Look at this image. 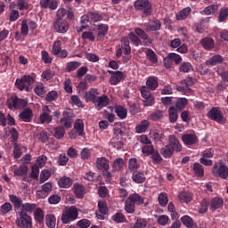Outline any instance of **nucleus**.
Masks as SVG:
<instances>
[{
	"label": "nucleus",
	"instance_id": "nucleus-3",
	"mask_svg": "<svg viewBox=\"0 0 228 228\" xmlns=\"http://www.w3.org/2000/svg\"><path fill=\"white\" fill-rule=\"evenodd\" d=\"M35 83V78L31 75H25L22 78H17L15 81V86L20 92H31V85Z\"/></svg>",
	"mask_w": 228,
	"mask_h": 228
},
{
	"label": "nucleus",
	"instance_id": "nucleus-30",
	"mask_svg": "<svg viewBox=\"0 0 228 228\" xmlns=\"http://www.w3.org/2000/svg\"><path fill=\"white\" fill-rule=\"evenodd\" d=\"M178 199L182 203L190 204L193 199V196H191V192L182 191L179 193Z\"/></svg>",
	"mask_w": 228,
	"mask_h": 228
},
{
	"label": "nucleus",
	"instance_id": "nucleus-4",
	"mask_svg": "<svg viewBox=\"0 0 228 228\" xmlns=\"http://www.w3.org/2000/svg\"><path fill=\"white\" fill-rule=\"evenodd\" d=\"M77 216H79V212L77 211V208L71 206L69 208H66L61 213V222L62 224H70V222H74L77 220Z\"/></svg>",
	"mask_w": 228,
	"mask_h": 228
},
{
	"label": "nucleus",
	"instance_id": "nucleus-64",
	"mask_svg": "<svg viewBox=\"0 0 228 228\" xmlns=\"http://www.w3.org/2000/svg\"><path fill=\"white\" fill-rule=\"evenodd\" d=\"M161 118H163V110H158L150 115L151 120L156 121V120H161Z\"/></svg>",
	"mask_w": 228,
	"mask_h": 228
},
{
	"label": "nucleus",
	"instance_id": "nucleus-62",
	"mask_svg": "<svg viewBox=\"0 0 228 228\" xmlns=\"http://www.w3.org/2000/svg\"><path fill=\"white\" fill-rule=\"evenodd\" d=\"M89 19L91 22H100V20H102V15L99 12H89Z\"/></svg>",
	"mask_w": 228,
	"mask_h": 228
},
{
	"label": "nucleus",
	"instance_id": "nucleus-33",
	"mask_svg": "<svg viewBox=\"0 0 228 228\" xmlns=\"http://www.w3.org/2000/svg\"><path fill=\"white\" fill-rule=\"evenodd\" d=\"M120 47L123 49L124 54H131V45H129V37H123L121 38Z\"/></svg>",
	"mask_w": 228,
	"mask_h": 228
},
{
	"label": "nucleus",
	"instance_id": "nucleus-15",
	"mask_svg": "<svg viewBox=\"0 0 228 228\" xmlns=\"http://www.w3.org/2000/svg\"><path fill=\"white\" fill-rule=\"evenodd\" d=\"M167 145L173 150L175 152H181L183 151V145L179 142V139L175 134L169 135Z\"/></svg>",
	"mask_w": 228,
	"mask_h": 228
},
{
	"label": "nucleus",
	"instance_id": "nucleus-9",
	"mask_svg": "<svg viewBox=\"0 0 228 228\" xmlns=\"http://www.w3.org/2000/svg\"><path fill=\"white\" fill-rule=\"evenodd\" d=\"M212 174L215 177H221V179H227L228 167L222 162H216L212 167Z\"/></svg>",
	"mask_w": 228,
	"mask_h": 228
},
{
	"label": "nucleus",
	"instance_id": "nucleus-16",
	"mask_svg": "<svg viewBox=\"0 0 228 228\" xmlns=\"http://www.w3.org/2000/svg\"><path fill=\"white\" fill-rule=\"evenodd\" d=\"M53 191V183H45L42 185V190L37 191V199H45Z\"/></svg>",
	"mask_w": 228,
	"mask_h": 228
},
{
	"label": "nucleus",
	"instance_id": "nucleus-50",
	"mask_svg": "<svg viewBox=\"0 0 228 228\" xmlns=\"http://www.w3.org/2000/svg\"><path fill=\"white\" fill-rule=\"evenodd\" d=\"M113 222H116V224H124L127 222V219H126V216L124 214L118 212L115 215L112 216Z\"/></svg>",
	"mask_w": 228,
	"mask_h": 228
},
{
	"label": "nucleus",
	"instance_id": "nucleus-29",
	"mask_svg": "<svg viewBox=\"0 0 228 228\" xmlns=\"http://www.w3.org/2000/svg\"><path fill=\"white\" fill-rule=\"evenodd\" d=\"M146 177L145 175L140 171H134L132 174V180L136 184H142L145 181Z\"/></svg>",
	"mask_w": 228,
	"mask_h": 228
},
{
	"label": "nucleus",
	"instance_id": "nucleus-21",
	"mask_svg": "<svg viewBox=\"0 0 228 228\" xmlns=\"http://www.w3.org/2000/svg\"><path fill=\"white\" fill-rule=\"evenodd\" d=\"M61 126L66 127V129L72 127V117H70V112H69V110L63 111L62 118H61Z\"/></svg>",
	"mask_w": 228,
	"mask_h": 228
},
{
	"label": "nucleus",
	"instance_id": "nucleus-48",
	"mask_svg": "<svg viewBox=\"0 0 228 228\" xmlns=\"http://www.w3.org/2000/svg\"><path fill=\"white\" fill-rule=\"evenodd\" d=\"M53 77H54V71L51 69H46L41 74V80L44 82L51 81Z\"/></svg>",
	"mask_w": 228,
	"mask_h": 228
},
{
	"label": "nucleus",
	"instance_id": "nucleus-18",
	"mask_svg": "<svg viewBox=\"0 0 228 228\" xmlns=\"http://www.w3.org/2000/svg\"><path fill=\"white\" fill-rule=\"evenodd\" d=\"M96 168L102 172H108L110 170V160L104 157L96 159Z\"/></svg>",
	"mask_w": 228,
	"mask_h": 228
},
{
	"label": "nucleus",
	"instance_id": "nucleus-5",
	"mask_svg": "<svg viewBox=\"0 0 228 228\" xmlns=\"http://www.w3.org/2000/svg\"><path fill=\"white\" fill-rule=\"evenodd\" d=\"M16 225L20 228H33V217L24 212V210L19 211Z\"/></svg>",
	"mask_w": 228,
	"mask_h": 228
},
{
	"label": "nucleus",
	"instance_id": "nucleus-24",
	"mask_svg": "<svg viewBox=\"0 0 228 228\" xmlns=\"http://www.w3.org/2000/svg\"><path fill=\"white\" fill-rule=\"evenodd\" d=\"M39 4L41 8L56 10L58 8V0H40Z\"/></svg>",
	"mask_w": 228,
	"mask_h": 228
},
{
	"label": "nucleus",
	"instance_id": "nucleus-1",
	"mask_svg": "<svg viewBox=\"0 0 228 228\" xmlns=\"http://www.w3.org/2000/svg\"><path fill=\"white\" fill-rule=\"evenodd\" d=\"M142 204H143V198L140 194H130L125 201V211L129 215H133L136 209V206H142Z\"/></svg>",
	"mask_w": 228,
	"mask_h": 228
},
{
	"label": "nucleus",
	"instance_id": "nucleus-22",
	"mask_svg": "<svg viewBox=\"0 0 228 228\" xmlns=\"http://www.w3.org/2000/svg\"><path fill=\"white\" fill-rule=\"evenodd\" d=\"M19 117L23 122H31L33 120V110L30 108L24 109Z\"/></svg>",
	"mask_w": 228,
	"mask_h": 228
},
{
	"label": "nucleus",
	"instance_id": "nucleus-52",
	"mask_svg": "<svg viewBox=\"0 0 228 228\" xmlns=\"http://www.w3.org/2000/svg\"><path fill=\"white\" fill-rule=\"evenodd\" d=\"M180 72H183L184 74L188 72H191L193 70V66L190 62H183L179 67Z\"/></svg>",
	"mask_w": 228,
	"mask_h": 228
},
{
	"label": "nucleus",
	"instance_id": "nucleus-42",
	"mask_svg": "<svg viewBox=\"0 0 228 228\" xmlns=\"http://www.w3.org/2000/svg\"><path fill=\"white\" fill-rule=\"evenodd\" d=\"M188 106V99L186 98H178L175 102V110L177 111H183L184 108Z\"/></svg>",
	"mask_w": 228,
	"mask_h": 228
},
{
	"label": "nucleus",
	"instance_id": "nucleus-63",
	"mask_svg": "<svg viewBox=\"0 0 228 228\" xmlns=\"http://www.w3.org/2000/svg\"><path fill=\"white\" fill-rule=\"evenodd\" d=\"M61 50V41L57 40L53 43V48H52V53L53 56H56V54H60V52Z\"/></svg>",
	"mask_w": 228,
	"mask_h": 228
},
{
	"label": "nucleus",
	"instance_id": "nucleus-20",
	"mask_svg": "<svg viewBox=\"0 0 228 228\" xmlns=\"http://www.w3.org/2000/svg\"><path fill=\"white\" fill-rule=\"evenodd\" d=\"M182 141L183 142L184 145L189 147L190 145H195V143L199 142V137L194 134H184L182 136Z\"/></svg>",
	"mask_w": 228,
	"mask_h": 228
},
{
	"label": "nucleus",
	"instance_id": "nucleus-39",
	"mask_svg": "<svg viewBox=\"0 0 228 228\" xmlns=\"http://www.w3.org/2000/svg\"><path fill=\"white\" fill-rule=\"evenodd\" d=\"M114 172H122L124 170V159L118 158L112 164Z\"/></svg>",
	"mask_w": 228,
	"mask_h": 228
},
{
	"label": "nucleus",
	"instance_id": "nucleus-55",
	"mask_svg": "<svg viewBox=\"0 0 228 228\" xmlns=\"http://www.w3.org/2000/svg\"><path fill=\"white\" fill-rule=\"evenodd\" d=\"M182 224L187 228H193V219L189 216H183L181 217Z\"/></svg>",
	"mask_w": 228,
	"mask_h": 228
},
{
	"label": "nucleus",
	"instance_id": "nucleus-31",
	"mask_svg": "<svg viewBox=\"0 0 228 228\" xmlns=\"http://www.w3.org/2000/svg\"><path fill=\"white\" fill-rule=\"evenodd\" d=\"M146 86L151 90L154 91L159 86V83L158 82V77H150L146 80Z\"/></svg>",
	"mask_w": 228,
	"mask_h": 228
},
{
	"label": "nucleus",
	"instance_id": "nucleus-43",
	"mask_svg": "<svg viewBox=\"0 0 228 228\" xmlns=\"http://www.w3.org/2000/svg\"><path fill=\"white\" fill-rule=\"evenodd\" d=\"M126 37L135 47L142 45V39L134 32H130Z\"/></svg>",
	"mask_w": 228,
	"mask_h": 228
},
{
	"label": "nucleus",
	"instance_id": "nucleus-58",
	"mask_svg": "<svg viewBox=\"0 0 228 228\" xmlns=\"http://www.w3.org/2000/svg\"><path fill=\"white\" fill-rule=\"evenodd\" d=\"M28 174V166L21 165L14 170V175L22 176Z\"/></svg>",
	"mask_w": 228,
	"mask_h": 228
},
{
	"label": "nucleus",
	"instance_id": "nucleus-6",
	"mask_svg": "<svg viewBox=\"0 0 228 228\" xmlns=\"http://www.w3.org/2000/svg\"><path fill=\"white\" fill-rule=\"evenodd\" d=\"M134 6L135 10L142 12L147 17L152 15V4L149 0H136L134 3Z\"/></svg>",
	"mask_w": 228,
	"mask_h": 228
},
{
	"label": "nucleus",
	"instance_id": "nucleus-8",
	"mask_svg": "<svg viewBox=\"0 0 228 228\" xmlns=\"http://www.w3.org/2000/svg\"><path fill=\"white\" fill-rule=\"evenodd\" d=\"M7 108L9 110H22L28 106V102L24 99L19 98V96L14 95L7 100Z\"/></svg>",
	"mask_w": 228,
	"mask_h": 228
},
{
	"label": "nucleus",
	"instance_id": "nucleus-12",
	"mask_svg": "<svg viewBox=\"0 0 228 228\" xmlns=\"http://www.w3.org/2000/svg\"><path fill=\"white\" fill-rule=\"evenodd\" d=\"M108 74H110L109 83L112 86H117V85H118V83L124 79V72L122 71L108 70Z\"/></svg>",
	"mask_w": 228,
	"mask_h": 228
},
{
	"label": "nucleus",
	"instance_id": "nucleus-36",
	"mask_svg": "<svg viewBox=\"0 0 228 228\" xmlns=\"http://www.w3.org/2000/svg\"><path fill=\"white\" fill-rule=\"evenodd\" d=\"M150 126H151V122H149V120H142L140 122L139 125L135 126V131L138 134L145 133V131L149 129Z\"/></svg>",
	"mask_w": 228,
	"mask_h": 228
},
{
	"label": "nucleus",
	"instance_id": "nucleus-57",
	"mask_svg": "<svg viewBox=\"0 0 228 228\" xmlns=\"http://www.w3.org/2000/svg\"><path fill=\"white\" fill-rule=\"evenodd\" d=\"M205 15H214V13H216L218 12V5L217 4H212L204 9Z\"/></svg>",
	"mask_w": 228,
	"mask_h": 228
},
{
	"label": "nucleus",
	"instance_id": "nucleus-53",
	"mask_svg": "<svg viewBox=\"0 0 228 228\" xmlns=\"http://www.w3.org/2000/svg\"><path fill=\"white\" fill-rule=\"evenodd\" d=\"M81 67V62L79 61H70L66 66L67 72H74V70H77V69H79Z\"/></svg>",
	"mask_w": 228,
	"mask_h": 228
},
{
	"label": "nucleus",
	"instance_id": "nucleus-60",
	"mask_svg": "<svg viewBox=\"0 0 228 228\" xmlns=\"http://www.w3.org/2000/svg\"><path fill=\"white\" fill-rule=\"evenodd\" d=\"M12 209H13V206L10 202H5L0 207L2 215H8Z\"/></svg>",
	"mask_w": 228,
	"mask_h": 228
},
{
	"label": "nucleus",
	"instance_id": "nucleus-35",
	"mask_svg": "<svg viewBox=\"0 0 228 228\" xmlns=\"http://www.w3.org/2000/svg\"><path fill=\"white\" fill-rule=\"evenodd\" d=\"M191 13V8L185 7L183 10H181L178 14L176 15L177 20H186L188 19V16Z\"/></svg>",
	"mask_w": 228,
	"mask_h": 228
},
{
	"label": "nucleus",
	"instance_id": "nucleus-46",
	"mask_svg": "<svg viewBox=\"0 0 228 228\" xmlns=\"http://www.w3.org/2000/svg\"><path fill=\"white\" fill-rule=\"evenodd\" d=\"M53 136L57 140H61L65 136V128L63 126H56L53 128Z\"/></svg>",
	"mask_w": 228,
	"mask_h": 228
},
{
	"label": "nucleus",
	"instance_id": "nucleus-19",
	"mask_svg": "<svg viewBox=\"0 0 228 228\" xmlns=\"http://www.w3.org/2000/svg\"><path fill=\"white\" fill-rule=\"evenodd\" d=\"M99 95V89L91 88L85 94L86 102H92L94 104L95 101H97Z\"/></svg>",
	"mask_w": 228,
	"mask_h": 228
},
{
	"label": "nucleus",
	"instance_id": "nucleus-27",
	"mask_svg": "<svg viewBox=\"0 0 228 228\" xmlns=\"http://www.w3.org/2000/svg\"><path fill=\"white\" fill-rule=\"evenodd\" d=\"M194 175L199 178L204 177V166L199 162H195L191 168Z\"/></svg>",
	"mask_w": 228,
	"mask_h": 228
},
{
	"label": "nucleus",
	"instance_id": "nucleus-32",
	"mask_svg": "<svg viewBox=\"0 0 228 228\" xmlns=\"http://www.w3.org/2000/svg\"><path fill=\"white\" fill-rule=\"evenodd\" d=\"M175 152V151H174V150L168 144L160 150V154H162L163 158L166 159H170V158L174 156Z\"/></svg>",
	"mask_w": 228,
	"mask_h": 228
},
{
	"label": "nucleus",
	"instance_id": "nucleus-13",
	"mask_svg": "<svg viewBox=\"0 0 228 228\" xmlns=\"http://www.w3.org/2000/svg\"><path fill=\"white\" fill-rule=\"evenodd\" d=\"M40 124H51L53 122V116H51V109L49 106H43V112L39 116Z\"/></svg>",
	"mask_w": 228,
	"mask_h": 228
},
{
	"label": "nucleus",
	"instance_id": "nucleus-28",
	"mask_svg": "<svg viewBox=\"0 0 228 228\" xmlns=\"http://www.w3.org/2000/svg\"><path fill=\"white\" fill-rule=\"evenodd\" d=\"M220 63H224V57L222 55H214L206 61V65H210V67L220 65Z\"/></svg>",
	"mask_w": 228,
	"mask_h": 228
},
{
	"label": "nucleus",
	"instance_id": "nucleus-17",
	"mask_svg": "<svg viewBox=\"0 0 228 228\" xmlns=\"http://www.w3.org/2000/svg\"><path fill=\"white\" fill-rule=\"evenodd\" d=\"M94 106L96 110H101L102 108H106V106L110 105V97L106 94H102V96H98L96 101L94 102Z\"/></svg>",
	"mask_w": 228,
	"mask_h": 228
},
{
	"label": "nucleus",
	"instance_id": "nucleus-10",
	"mask_svg": "<svg viewBox=\"0 0 228 228\" xmlns=\"http://www.w3.org/2000/svg\"><path fill=\"white\" fill-rule=\"evenodd\" d=\"M85 123L83 122V119H77L73 130L69 133V138L71 140H76L77 136H85Z\"/></svg>",
	"mask_w": 228,
	"mask_h": 228
},
{
	"label": "nucleus",
	"instance_id": "nucleus-51",
	"mask_svg": "<svg viewBox=\"0 0 228 228\" xmlns=\"http://www.w3.org/2000/svg\"><path fill=\"white\" fill-rule=\"evenodd\" d=\"M98 209H99V213H101V215H108V203L106 202V200H100L98 202Z\"/></svg>",
	"mask_w": 228,
	"mask_h": 228
},
{
	"label": "nucleus",
	"instance_id": "nucleus-47",
	"mask_svg": "<svg viewBox=\"0 0 228 228\" xmlns=\"http://www.w3.org/2000/svg\"><path fill=\"white\" fill-rule=\"evenodd\" d=\"M146 57L151 63H158V55L154 52V50L148 48L146 50Z\"/></svg>",
	"mask_w": 228,
	"mask_h": 228
},
{
	"label": "nucleus",
	"instance_id": "nucleus-23",
	"mask_svg": "<svg viewBox=\"0 0 228 228\" xmlns=\"http://www.w3.org/2000/svg\"><path fill=\"white\" fill-rule=\"evenodd\" d=\"M200 44L205 51H212V49H215V40L211 37L202 38Z\"/></svg>",
	"mask_w": 228,
	"mask_h": 228
},
{
	"label": "nucleus",
	"instance_id": "nucleus-59",
	"mask_svg": "<svg viewBox=\"0 0 228 228\" xmlns=\"http://www.w3.org/2000/svg\"><path fill=\"white\" fill-rule=\"evenodd\" d=\"M158 200H159V204H160L162 208H165L167 204H168V196L167 195V193L161 192L159 195Z\"/></svg>",
	"mask_w": 228,
	"mask_h": 228
},
{
	"label": "nucleus",
	"instance_id": "nucleus-14",
	"mask_svg": "<svg viewBox=\"0 0 228 228\" xmlns=\"http://www.w3.org/2000/svg\"><path fill=\"white\" fill-rule=\"evenodd\" d=\"M143 28L147 33H150V31H159L161 29V21L158 19L151 20L148 23L143 24Z\"/></svg>",
	"mask_w": 228,
	"mask_h": 228
},
{
	"label": "nucleus",
	"instance_id": "nucleus-56",
	"mask_svg": "<svg viewBox=\"0 0 228 228\" xmlns=\"http://www.w3.org/2000/svg\"><path fill=\"white\" fill-rule=\"evenodd\" d=\"M208 209H209V201H208L206 199H203L200 202L199 213L204 215V213H208Z\"/></svg>",
	"mask_w": 228,
	"mask_h": 228
},
{
	"label": "nucleus",
	"instance_id": "nucleus-45",
	"mask_svg": "<svg viewBox=\"0 0 228 228\" xmlns=\"http://www.w3.org/2000/svg\"><path fill=\"white\" fill-rule=\"evenodd\" d=\"M138 168H140V165L138 164V159L135 158H131L128 160V170L130 172H137Z\"/></svg>",
	"mask_w": 228,
	"mask_h": 228
},
{
	"label": "nucleus",
	"instance_id": "nucleus-61",
	"mask_svg": "<svg viewBox=\"0 0 228 228\" xmlns=\"http://www.w3.org/2000/svg\"><path fill=\"white\" fill-rule=\"evenodd\" d=\"M228 17V8H221L219 11L218 22H225Z\"/></svg>",
	"mask_w": 228,
	"mask_h": 228
},
{
	"label": "nucleus",
	"instance_id": "nucleus-44",
	"mask_svg": "<svg viewBox=\"0 0 228 228\" xmlns=\"http://www.w3.org/2000/svg\"><path fill=\"white\" fill-rule=\"evenodd\" d=\"M34 220L37 224H44V210L40 208H36L34 212Z\"/></svg>",
	"mask_w": 228,
	"mask_h": 228
},
{
	"label": "nucleus",
	"instance_id": "nucleus-38",
	"mask_svg": "<svg viewBox=\"0 0 228 228\" xmlns=\"http://www.w3.org/2000/svg\"><path fill=\"white\" fill-rule=\"evenodd\" d=\"M115 113L118 115V117L121 120L127 118V109L124 108L123 106H120V105L116 106Z\"/></svg>",
	"mask_w": 228,
	"mask_h": 228
},
{
	"label": "nucleus",
	"instance_id": "nucleus-25",
	"mask_svg": "<svg viewBox=\"0 0 228 228\" xmlns=\"http://www.w3.org/2000/svg\"><path fill=\"white\" fill-rule=\"evenodd\" d=\"M224 206V200L220 197H215L210 200V211H216Z\"/></svg>",
	"mask_w": 228,
	"mask_h": 228
},
{
	"label": "nucleus",
	"instance_id": "nucleus-26",
	"mask_svg": "<svg viewBox=\"0 0 228 228\" xmlns=\"http://www.w3.org/2000/svg\"><path fill=\"white\" fill-rule=\"evenodd\" d=\"M98 34H97V37L96 40L97 42H101V40H102V38H104V37H106L108 35V25L106 24H100L98 25Z\"/></svg>",
	"mask_w": 228,
	"mask_h": 228
},
{
	"label": "nucleus",
	"instance_id": "nucleus-40",
	"mask_svg": "<svg viewBox=\"0 0 228 228\" xmlns=\"http://www.w3.org/2000/svg\"><path fill=\"white\" fill-rule=\"evenodd\" d=\"M45 224L48 228H55L56 227V216L53 214H47L45 216Z\"/></svg>",
	"mask_w": 228,
	"mask_h": 228
},
{
	"label": "nucleus",
	"instance_id": "nucleus-49",
	"mask_svg": "<svg viewBox=\"0 0 228 228\" xmlns=\"http://www.w3.org/2000/svg\"><path fill=\"white\" fill-rule=\"evenodd\" d=\"M34 91H35V94L38 95V97H44V95L47 94V90L45 89V86L42 83L36 86Z\"/></svg>",
	"mask_w": 228,
	"mask_h": 228
},
{
	"label": "nucleus",
	"instance_id": "nucleus-54",
	"mask_svg": "<svg viewBox=\"0 0 228 228\" xmlns=\"http://www.w3.org/2000/svg\"><path fill=\"white\" fill-rule=\"evenodd\" d=\"M20 34L22 37H28V35H29V27L28 25V20L26 19L21 21Z\"/></svg>",
	"mask_w": 228,
	"mask_h": 228
},
{
	"label": "nucleus",
	"instance_id": "nucleus-2",
	"mask_svg": "<svg viewBox=\"0 0 228 228\" xmlns=\"http://www.w3.org/2000/svg\"><path fill=\"white\" fill-rule=\"evenodd\" d=\"M10 201L13 204L14 208L19 209L21 208L20 211H24V213H33L35 209H37V204L35 203H22V200L17 197L15 194H12L9 196Z\"/></svg>",
	"mask_w": 228,
	"mask_h": 228
},
{
	"label": "nucleus",
	"instance_id": "nucleus-7",
	"mask_svg": "<svg viewBox=\"0 0 228 228\" xmlns=\"http://www.w3.org/2000/svg\"><path fill=\"white\" fill-rule=\"evenodd\" d=\"M53 28L55 33L65 35L69 28V21L63 18H55L53 22Z\"/></svg>",
	"mask_w": 228,
	"mask_h": 228
},
{
	"label": "nucleus",
	"instance_id": "nucleus-37",
	"mask_svg": "<svg viewBox=\"0 0 228 228\" xmlns=\"http://www.w3.org/2000/svg\"><path fill=\"white\" fill-rule=\"evenodd\" d=\"M72 183L73 181L70 177L64 176L60 178L58 185L60 188H70L72 186Z\"/></svg>",
	"mask_w": 228,
	"mask_h": 228
},
{
	"label": "nucleus",
	"instance_id": "nucleus-11",
	"mask_svg": "<svg viewBox=\"0 0 228 228\" xmlns=\"http://www.w3.org/2000/svg\"><path fill=\"white\" fill-rule=\"evenodd\" d=\"M208 117L210 120H214L218 124H225V118L222 114V110L218 107H213L208 113Z\"/></svg>",
	"mask_w": 228,
	"mask_h": 228
},
{
	"label": "nucleus",
	"instance_id": "nucleus-41",
	"mask_svg": "<svg viewBox=\"0 0 228 228\" xmlns=\"http://www.w3.org/2000/svg\"><path fill=\"white\" fill-rule=\"evenodd\" d=\"M74 193L77 199H83L85 197V186L80 183L74 184Z\"/></svg>",
	"mask_w": 228,
	"mask_h": 228
},
{
	"label": "nucleus",
	"instance_id": "nucleus-34",
	"mask_svg": "<svg viewBox=\"0 0 228 228\" xmlns=\"http://www.w3.org/2000/svg\"><path fill=\"white\" fill-rule=\"evenodd\" d=\"M167 113L169 117V122H171V124H175V121L179 118V115H177V109H175L174 106H171L169 107Z\"/></svg>",
	"mask_w": 228,
	"mask_h": 228
}]
</instances>
